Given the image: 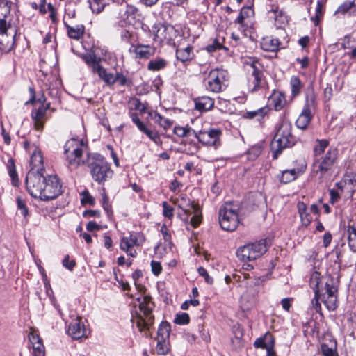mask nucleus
Returning a JSON list of instances; mask_svg holds the SVG:
<instances>
[{"mask_svg": "<svg viewBox=\"0 0 356 356\" xmlns=\"http://www.w3.org/2000/svg\"><path fill=\"white\" fill-rule=\"evenodd\" d=\"M26 185L32 197L44 201L54 200L62 193V184L56 175L45 177L43 174L31 171L26 175Z\"/></svg>", "mask_w": 356, "mask_h": 356, "instance_id": "f257e3e1", "label": "nucleus"}, {"mask_svg": "<svg viewBox=\"0 0 356 356\" xmlns=\"http://www.w3.org/2000/svg\"><path fill=\"white\" fill-rule=\"evenodd\" d=\"M137 291L134 295L131 294V303L135 307H138L140 313L132 315L131 323L134 330L136 329L143 337H148V330L154 323V316L152 311L155 307L151 296Z\"/></svg>", "mask_w": 356, "mask_h": 356, "instance_id": "f03ea898", "label": "nucleus"}, {"mask_svg": "<svg viewBox=\"0 0 356 356\" xmlns=\"http://www.w3.org/2000/svg\"><path fill=\"white\" fill-rule=\"evenodd\" d=\"M81 58L90 68L91 72L97 74L99 79L103 81L106 85L112 86L116 82L122 86L127 84L128 80L122 73L116 72L114 74L108 72L107 69L101 64L102 58L98 57L95 53L85 54Z\"/></svg>", "mask_w": 356, "mask_h": 356, "instance_id": "7ed1b4c3", "label": "nucleus"}, {"mask_svg": "<svg viewBox=\"0 0 356 356\" xmlns=\"http://www.w3.org/2000/svg\"><path fill=\"white\" fill-rule=\"evenodd\" d=\"M87 164L92 178L99 184H104L113 176L110 164L99 154L88 156Z\"/></svg>", "mask_w": 356, "mask_h": 356, "instance_id": "20e7f679", "label": "nucleus"}, {"mask_svg": "<svg viewBox=\"0 0 356 356\" xmlns=\"http://www.w3.org/2000/svg\"><path fill=\"white\" fill-rule=\"evenodd\" d=\"M338 159V149L333 147L329 148L323 156L314 161V172L318 175L321 179L330 177L337 168Z\"/></svg>", "mask_w": 356, "mask_h": 356, "instance_id": "39448f33", "label": "nucleus"}, {"mask_svg": "<svg viewBox=\"0 0 356 356\" xmlns=\"http://www.w3.org/2000/svg\"><path fill=\"white\" fill-rule=\"evenodd\" d=\"M239 210V204L234 202H226L220 207L218 212V220L222 229L233 232L237 228L240 222Z\"/></svg>", "mask_w": 356, "mask_h": 356, "instance_id": "423d86ee", "label": "nucleus"}, {"mask_svg": "<svg viewBox=\"0 0 356 356\" xmlns=\"http://www.w3.org/2000/svg\"><path fill=\"white\" fill-rule=\"evenodd\" d=\"M295 143L294 137L291 134V125L288 122H282L271 143L273 151V159H276L282 150L293 146Z\"/></svg>", "mask_w": 356, "mask_h": 356, "instance_id": "0eeeda50", "label": "nucleus"}, {"mask_svg": "<svg viewBox=\"0 0 356 356\" xmlns=\"http://www.w3.org/2000/svg\"><path fill=\"white\" fill-rule=\"evenodd\" d=\"M83 143L78 139L67 140L64 146V154L70 170L76 169L84 164L82 159Z\"/></svg>", "mask_w": 356, "mask_h": 356, "instance_id": "6e6552de", "label": "nucleus"}, {"mask_svg": "<svg viewBox=\"0 0 356 356\" xmlns=\"http://www.w3.org/2000/svg\"><path fill=\"white\" fill-rule=\"evenodd\" d=\"M266 238H264L241 246L236 250V257L243 261L256 260L266 252Z\"/></svg>", "mask_w": 356, "mask_h": 356, "instance_id": "1a4fd4ad", "label": "nucleus"}, {"mask_svg": "<svg viewBox=\"0 0 356 356\" xmlns=\"http://www.w3.org/2000/svg\"><path fill=\"white\" fill-rule=\"evenodd\" d=\"M229 74L222 69H213L205 79L206 89L218 93L225 90L228 85Z\"/></svg>", "mask_w": 356, "mask_h": 356, "instance_id": "9d476101", "label": "nucleus"}, {"mask_svg": "<svg viewBox=\"0 0 356 356\" xmlns=\"http://www.w3.org/2000/svg\"><path fill=\"white\" fill-rule=\"evenodd\" d=\"M193 136L203 145L213 147L217 149L221 146L222 131L218 129L209 128L199 131H193Z\"/></svg>", "mask_w": 356, "mask_h": 356, "instance_id": "9b49d317", "label": "nucleus"}, {"mask_svg": "<svg viewBox=\"0 0 356 356\" xmlns=\"http://www.w3.org/2000/svg\"><path fill=\"white\" fill-rule=\"evenodd\" d=\"M15 35L16 30L10 24L0 22V52L8 53L13 49Z\"/></svg>", "mask_w": 356, "mask_h": 356, "instance_id": "f8f14e48", "label": "nucleus"}, {"mask_svg": "<svg viewBox=\"0 0 356 356\" xmlns=\"http://www.w3.org/2000/svg\"><path fill=\"white\" fill-rule=\"evenodd\" d=\"M152 31L154 35V40L159 42L169 43L177 34V31L172 26L163 24H155L152 27Z\"/></svg>", "mask_w": 356, "mask_h": 356, "instance_id": "ddd939ff", "label": "nucleus"}, {"mask_svg": "<svg viewBox=\"0 0 356 356\" xmlns=\"http://www.w3.org/2000/svg\"><path fill=\"white\" fill-rule=\"evenodd\" d=\"M314 107L315 97L314 95L307 97L302 111L296 122L298 129H305L307 128L312 118V110L314 109Z\"/></svg>", "mask_w": 356, "mask_h": 356, "instance_id": "4468645a", "label": "nucleus"}, {"mask_svg": "<svg viewBox=\"0 0 356 356\" xmlns=\"http://www.w3.org/2000/svg\"><path fill=\"white\" fill-rule=\"evenodd\" d=\"M188 207H184L183 205L179 204V207L182 209L184 212L186 214V217L184 218L185 220H188V216L193 214L191 218V225L193 227H198L202 222V213L201 209L198 204H195L193 202L188 201Z\"/></svg>", "mask_w": 356, "mask_h": 356, "instance_id": "2eb2a0df", "label": "nucleus"}, {"mask_svg": "<svg viewBox=\"0 0 356 356\" xmlns=\"http://www.w3.org/2000/svg\"><path fill=\"white\" fill-rule=\"evenodd\" d=\"M50 108V104L47 103L39 106L37 109H33L31 112V118L34 122L35 129L40 131L43 129L44 124L46 121V113Z\"/></svg>", "mask_w": 356, "mask_h": 356, "instance_id": "dca6fc26", "label": "nucleus"}, {"mask_svg": "<svg viewBox=\"0 0 356 356\" xmlns=\"http://www.w3.org/2000/svg\"><path fill=\"white\" fill-rule=\"evenodd\" d=\"M305 170L306 165L305 163H302L301 165L298 168H293L282 171L277 177L282 183L287 184L296 179L305 171Z\"/></svg>", "mask_w": 356, "mask_h": 356, "instance_id": "f3484780", "label": "nucleus"}, {"mask_svg": "<svg viewBox=\"0 0 356 356\" xmlns=\"http://www.w3.org/2000/svg\"><path fill=\"white\" fill-rule=\"evenodd\" d=\"M67 334L73 339H80L86 337V330L84 324L79 320L70 323L67 329Z\"/></svg>", "mask_w": 356, "mask_h": 356, "instance_id": "a211bd4d", "label": "nucleus"}, {"mask_svg": "<svg viewBox=\"0 0 356 356\" xmlns=\"http://www.w3.org/2000/svg\"><path fill=\"white\" fill-rule=\"evenodd\" d=\"M338 291H325L321 293V301L329 311H334L339 305Z\"/></svg>", "mask_w": 356, "mask_h": 356, "instance_id": "6ab92c4d", "label": "nucleus"}, {"mask_svg": "<svg viewBox=\"0 0 356 356\" xmlns=\"http://www.w3.org/2000/svg\"><path fill=\"white\" fill-rule=\"evenodd\" d=\"M30 165L31 166V170L29 172L34 171L40 174H43L44 166H43V156L41 151L35 148L31 156Z\"/></svg>", "mask_w": 356, "mask_h": 356, "instance_id": "aec40b11", "label": "nucleus"}, {"mask_svg": "<svg viewBox=\"0 0 356 356\" xmlns=\"http://www.w3.org/2000/svg\"><path fill=\"white\" fill-rule=\"evenodd\" d=\"M270 106L276 111L282 110L286 104V97L284 93L279 91H274L271 95L268 97Z\"/></svg>", "mask_w": 356, "mask_h": 356, "instance_id": "412c9836", "label": "nucleus"}, {"mask_svg": "<svg viewBox=\"0 0 356 356\" xmlns=\"http://www.w3.org/2000/svg\"><path fill=\"white\" fill-rule=\"evenodd\" d=\"M135 57L138 58L147 59L155 54V48L150 45L137 44L132 47Z\"/></svg>", "mask_w": 356, "mask_h": 356, "instance_id": "4be33fe9", "label": "nucleus"}, {"mask_svg": "<svg viewBox=\"0 0 356 356\" xmlns=\"http://www.w3.org/2000/svg\"><path fill=\"white\" fill-rule=\"evenodd\" d=\"M29 340L33 348V356L45 355L44 346L39 335L34 333H30L29 334Z\"/></svg>", "mask_w": 356, "mask_h": 356, "instance_id": "5701e85b", "label": "nucleus"}, {"mask_svg": "<svg viewBox=\"0 0 356 356\" xmlns=\"http://www.w3.org/2000/svg\"><path fill=\"white\" fill-rule=\"evenodd\" d=\"M253 13L254 11L250 7H243L241 9L240 13L234 22L239 24L244 30L251 23L250 18Z\"/></svg>", "mask_w": 356, "mask_h": 356, "instance_id": "b1692460", "label": "nucleus"}, {"mask_svg": "<svg viewBox=\"0 0 356 356\" xmlns=\"http://www.w3.org/2000/svg\"><path fill=\"white\" fill-rule=\"evenodd\" d=\"M195 108L201 112L211 110L214 106L213 99L208 96H202L194 99Z\"/></svg>", "mask_w": 356, "mask_h": 356, "instance_id": "393cba45", "label": "nucleus"}, {"mask_svg": "<svg viewBox=\"0 0 356 356\" xmlns=\"http://www.w3.org/2000/svg\"><path fill=\"white\" fill-rule=\"evenodd\" d=\"M138 12V9L134 6L127 4L125 8L120 13V15L125 24H130L131 20L136 19L140 16Z\"/></svg>", "mask_w": 356, "mask_h": 356, "instance_id": "a878e982", "label": "nucleus"}, {"mask_svg": "<svg viewBox=\"0 0 356 356\" xmlns=\"http://www.w3.org/2000/svg\"><path fill=\"white\" fill-rule=\"evenodd\" d=\"M257 65H259V63L255 62L250 65L252 69V76L253 77V80L250 82V84L253 85L252 91H256L261 87L264 76L262 72L259 70Z\"/></svg>", "mask_w": 356, "mask_h": 356, "instance_id": "bb28decb", "label": "nucleus"}, {"mask_svg": "<svg viewBox=\"0 0 356 356\" xmlns=\"http://www.w3.org/2000/svg\"><path fill=\"white\" fill-rule=\"evenodd\" d=\"M298 211L303 226L307 227L312 221V216L307 211V207L303 202L297 204Z\"/></svg>", "mask_w": 356, "mask_h": 356, "instance_id": "cd10ccee", "label": "nucleus"}, {"mask_svg": "<svg viewBox=\"0 0 356 356\" xmlns=\"http://www.w3.org/2000/svg\"><path fill=\"white\" fill-rule=\"evenodd\" d=\"M255 304V297L245 291L240 298V307L243 312L250 310Z\"/></svg>", "mask_w": 356, "mask_h": 356, "instance_id": "c85d7f7f", "label": "nucleus"}, {"mask_svg": "<svg viewBox=\"0 0 356 356\" xmlns=\"http://www.w3.org/2000/svg\"><path fill=\"white\" fill-rule=\"evenodd\" d=\"M156 352L159 355H166L170 350V339L156 338Z\"/></svg>", "mask_w": 356, "mask_h": 356, "instance_id": "c756f323", "label": "nucleus"}, {"mask_svg": "<svg viewBox=\"0 0 356 356\" xmlns=\"http://www.w3.org/2000/svg\"><path fill=\"white\" fill-rule=\"evenodd\" d=\"M193 56V48L190 45L185 47H179L176 50V57L182 63L191 60Z\"/></svg>", "mask_w": 356, "mask_h": 356, "instance_id": "7c9ffc66", "label": "nucleus"}, {"mask_svg": "<svg viewBox=\"0 0 356 356\" xmlns=\"http://www.w3.org/2000/svg\"><path fill=\"white\" fill-rule=\"evenodd\" d=\"M346 234L348 247L351 251L356 252V225H348Z\"/></svg>", "mask_w": 356, "mask_h": 356, "instance_id": "2f4dec72", "label": "nucleus"}, {"mask_svg": "<svg viewBox=\"0 0 356 356\" xmlns=\"http://www.w3.org/2000/svg\"><path fill=\"white\" fill-rule=\"evenodd\" d=\"M68 36L74 40H79L84 33L85 28L83 25H78L75 27L65 24Z\"/></svg>", "mask_w": 356, "mask_h": 356, "instance_id": "473e14b6", "label": "nucleus"}, {"mask_svg": "<svg viewBox=\"0 0 356 356\" xmlns=\"http://www.w3.org/2000/svg\"><path fill=\"white\" fill-rule=\"evenodd\" d=\"M10 13V3L8 0H0V22L10 24L7 18Z\"/></svg>", "mask_w": 356, "mask_h": 356, "instance_id": "72a5a7b5", "label": "nucleus"}, {"mask_svg": "<svg viewBox=\"0 0 356 356\" xmlns=\"http://www.w3.org/2000/svg\"><path fill=\"white\" fill-rule=\"evenodd\" d=\"M170 323L166 321H163L159 325L156 338L170 339Z\"/></svg>", "mask_w": 356, "mask_h": 356, "instance_id": "f704fd0d", "label": "nucleus"}, {"mask_svg": "<svg viewBox=\"0 0 356 356\" xmlns=\"http://www.w3.org/2000/svg\"><path fill=\"white\" fill-rule=\"evenodd\" d=\"M131 243L132 242L128 238V237H123L121 239L120 247V249L124 251L128 255L135 257L137 255V252L133 248L134 245Z\"/></svg>", "mask_w": 356, "mask_h": 356, "instance_id": "c9c22d12", "label": "nucleus"}, {"mask_svg": "<svg viewBox=\"0 0 356 356\" xmlns=\"http://www.w3.org/2000/svg\"><path fill=\"white\" fill-rule=\"evenodd\" d=\"M290 86L292 96L296 97L301 92L303 84L299 77L293 76L290 80Z\"/></svg>", "mask_w": 356, "mask_h": 356, "instance_id": "e433bc0d", "label": "nucleus"}, {"mask_svg": "<svg viewBox=\"0 0 356 356\" xmlns=\"http://www.w3.org/2000/svg\"><path fill=\"white\" fill-rule=\"evenodd\" d=\"M167 62L163 58H156L149 62L147 69L150 71H159L165 67Z\"/></svg>", "mask_w": 356, "mask_h": 356, "instance_id": "4c0bfd02", "label": "nucleus"}, {"mask_svg": "<svg viewBox=\"0 0 356 356\" xmlns=\"http://www.w3.org/2000/svg\"><path fill=\"white\" fill-rule=\"evenodd\" d=\"M309 286L312 289H323L321 275L317 271H314L309 279Z\"/></svg>", "mask_w": 356, "mask_h": 356, "instance_id": "58836bf2", "label": "nucleus"}, {"mask_svg": "<svg viewBox=\"0 0 356 356\" xmlns=\"http://www.w3.org/2000/svg\"><path fill=\"white\" fill-rule=\"evenodd\" d=\"M152 119L156 124L163 127L165 130L168 129L173 123L172 120L168 118H164L158 113H154V115L152 116Z\"/></svg>", "mask_w": 356, "mask_h": 356, "instance_id": "ea45409f", "label": "nucleus"}, {"mask_svg": "<svg viewBox=\"0 0 356 356\" xmlns=\"http://www.w3.org/2000/svg\"><path fill=\"white\" fill-rule=\"evenodd\" d=\"M88 3L94 13H101L106 5L104 0H88Z\"/></svg>", "mask_w": 356, "mask_h": 356, "instance_id": "a19ab883", "label": "nucleus"}, {"mask_svg": "<svg viewBox=\"0 0 356 356\" xmlns=\"http://www.w3.org/2000/svg\"><path fill=\"white\" fill-rule=\"evenodd\" d=\"M316 143V145L314 147V154L315 156H318L325 152L329 142L327 140H317Z\"/></svg>", "mask_w": 356, "mask_h": 356, "instance_id": "79ce46f5", "label": "nucleus"}, {"mask_svg": "<svg viewBox=\"0 0 356 356\" xmlns=\"http://www.w3.org/2000/svg\"><path fill=\"white\" fill-rule=\"evenodd\" d=\"M324 4L325 2L323 0H318L317 1L316 8L315 10V16L311 17L312 21L314 22V24L316 26L318 25L321 17L323 15V8Z\"/></svg>", "mask_w": 356, "mask_h": 356, "instance_id": "37998d69", "label": "nucleus"}, {"mask_svg": "<svg viewBox=\"0 0 356 356\" xmlns=\"http://www.w3.org/2000/svg\"><path fill=\"white\" fill-rule=\"evenodd\" d=\"M161 232L162 234V236L165 241V243H166L165 250L168 248L170 250H171L172 247V243L171 241V234L169 233L168 229L165 225H163L161 227Z\"/></svg>", "mask_w": 356, "mask_h": 356, "instance_id": "c03bdc74", "label": "nucleus"}, {"mask_svg": "<svg viewBox=\"0 0 356 356\" xmlns=\"http://www.w3.org/2000/svg\"><path fill=\"white\" fill-rule=\"evenodd\" d=\"M348 11H356V0L346 1L338 8L339 13H345Z\"/></svg>", "mask_w": 356, "mask_h": 356, "instance_id": "a18cd8bd", "label": "nucleus"}, {"mask_svg": "<svg viewBox=\"0 0 356 356\" xmlns=\"http://www.w3.org/2000/svg\"><path fill=\"white\" fill-rule=\"evenodd\" d=\"M193 131L194 129H191L189 127H175L174 128V134L179 137H187L193 135Z\"/></svg>", "mask_w": 356, "mask_h": 356, "instance_id": "49530a36", "label": "nucleus"}, {"mask_svg": "<svg viewBox=\"0 0 356 356\" xmlns=\"http://www.w3.org/2000/svg\"><path fill=\"white\" fill-rule=\"evenodd\" d=\"M140 131L145 134L156 144H159L161 143L160 136L157 132L149 129L145 126L140 130Z\"/></svg>", "mask_w": 356, "mask_h": 356, "instance_id": "de8ad7c7", "label": "nucleus"}, {"mask_svg": "<svg viewBox=\"0 0 356 356\" xmlns=\"http://www.w3.org/2000/svg\"><path fill=\"white\" fill-rule=\"evenodd\" d=\"M173 322L177 325H187L190 322V316L185 312L177 314Z\"/></svg>", "mask_w": 356, "mask_h": 356, "instance_id": "09e8293b", "label": "nucleus"}, {"mask_svg": "<svg viewBox=\"0 0 356 356\" xmlns=\"http://www.w3.org/2000/svg\"><path fill=\"white\" fill-rule=\"evenodd\" d=\"M16 202L17 209L20 210L22 215L24 216V217L27 216L29 215V209L27 208L25 200L22 198L21 197H17Z\"/></svg>", "mask_w": 356, "mask_h": 356, "instance_id": "8fccbe9b", "label": "nucleus"}, {"mask_svg": "<svg viewBox=\"0 0 356 356\" xmlns=\"http://www.w3.org/2000/svg\"><path fill=\"white\" fill-rule=\"evenodd\" d=\"M223 48H224V46L222 44V42L219 40V39L218 38H215L213 40L211 44H208L206 47V50L208 52L211 53V52L216 51V50L222 49Z\"/></svg>", "mask_w": 356, "mask_h": 356, "instance_id": "3c124183", "label": "nucleus"}, {"mask_svg": "<svg viewBox=\"0 0 356 356\" xmlns=\"http://www.w3.org/2000/svg\"><path fill=\"white\" fill-rule=\"evenodd\" d=\"M266 337H267V332H265L263 336L256 339V340L254 342V346L256 348H261V349H266L267 350V342H266Z\"/></svg>", "mask_w": 356, "mask_h": 356, "instance_id": "603ef678", "label": "nucleus"}, {"mask_svg": "<svg viewBox=\"0 0 356 356\" xmlns=\"http://www.w3.org/2000/svg\"><path fill=\"white\" fill-rule=\"evenodd\" d=\"M102 191L103 192L102 193V204L104 209L106 211L108 214H109L111 212V205L109 203V199L105 192V188H103Z\"/></svg>", "mask_w": 356, "mask_h": 356, "instance_id": "864d4df0", "label": "nucleus"}, {"mask_svg": "<svg viewBox=\"0 0 356 356\" xmlns=\"http://www.w3.org/2000/svg\"><path fill=\"white\" fill-rule=\"evenodd\" d=\"M280 46V41L277 39H272L270 44H268V51L273 53V55H268V58H273L276 55V51L278 50Z\"/></svg>", "mask_w": 356, "mask_h": 356, "instance_id": "5fc2aeb1", "label": "nucleus"}, {"mask_svg": "<svg viewBox=\"0 0 356 356\" xmlns=\"http://www.w3.org/2000/svg\"><path fill=\"white\" fill-rule=\"evenodd\" d=\"M163 207V215L169 219H171L174 214H173V208L170 206L166 201L163 202L162 203Z\"/></svg>", "mask_w": 356, "mask_h": 356, "instance_id": "6e6d98bb", "label": "nucleus"}, {"mask_svg": "<svg viewBox=\"0 0 356 356\" xmlns=\"http://www.w3.org/2000/svg\"><path fill=\"white\" fill-rule=\"evenodd\" d=\"M29 90H30V92L31 94V98L30 99V100L29 102H26V104H33L35 102H38L41 104V105L42 104H45V102H46V97L44 96V95L42 93L41 97H39L37 100L35 99V91L33 88H29Z\"/></svg>", "mask_w": 356, "mask_h": 356, "instance_id": "4d7b16f0", "label": "nucleus"}, {"mask_svg": "<svg viewBox=\"0 0 356 356\" xmlns=\"http://www.w3.org/2000/svg\"><path fill=\"white\" fill-rule=\"evenodd\" d=\"M315 296L312 300V305L316 312L320 313L321 311V306L319 302V300H321V294L320 293L321 291H314Z\"/></svg>", "mask_w": 356, "mask_h": 356, "instance_id": "13d9d810", "label": "nucleus"}, {"mask_svg": "<svg viewBox=\"0 0 356 356\" xmlns=\"http://www.w3.org/2000/svg\"><path fill=\"white\" fill-rule=\"evenodd\" d=\"M321 352L323 356H339L335 350L325 343L321 345Z\"/></svg>", "mask_w": 356, "mask_h": 356, "instance_id": "bf43d9fd", "label": "nucleus"}, {"mask_svg": "<svg viewBox=\"0 0 356 356\" xmlns=\"http://www.w3.org/2000/svg\"><path fill=\"white\" fill-rule=\"evenodd\" d=\"M197 271L202 277L204 278V280L208 284H211L213 282V279L209 275L207 270L203 267H199Z\"/></svg>", "mask_w": 356, "mask_h": 356, "instance_id": "052dcab7", "label": "nucleus"}, {"mask_svg": "<svg viewBox=\"0 0 356 356\" xmlns=\"http://www.w3.org/2000/svg\"><path fill=\"white\" fill-rule=\"evenodd\" d=\"M198 330H199V333H200L201 339L203 341L208 342L210 340V336H209L208 331L204 329V327H203V325H198Z\"/></svg>", "mask_w": 356, "mask_h": 356, "instance_id": "680f3d73", "label": "nucleus"}, {"mask_svg": "<svg viewBox=\"0 0 356 356\" xmlns=\"http://www.w3.org/2000/svg\"><path fill=\"white\" fill-rule=\"evenodd\" d=\"M152 271L155 275H159L162 270L161 263L156 261L151 262Z\"/></svg>", "mask_w": 356, "mask_h": 356, "instance_id": "e2e57ef3", "label": "nucleus"}, {"mask_svg": "<svg viewBox=\"0 0 356 356\" xmlns=\"http://www.w3.org/2000/svg\"><path fill=\"white\" fill-rule=\"evenodd\" d=\"M275 339L268 332V356H276L274 351Z\"/></svg>", "mask_w": 356, "mask_h": 356, "instance_id": "0e129e2a", "label": "nucleus"}, {"mask_svg": "<svg viewBox=\"0 0 356 356\" xmlns=\"http://www.w3.org/2000/svg\"><path fill=\"white\" fill-rule=\"evenodd\" d=\"M293 301V298H284L281 300V305L282 308L286 311L289 312L290 308L291 307V303Z\"/></svg>", "mask_w": 356, "mask_h": 356, "instance_id": "69168bd1", "label": "nucleus"}, {"mask_svg": "<svg viewBox=\"0 0 356 356\" xmlns=\"http://www.w3.org/2000/svg\"><path fill=\"white\" fill-rule=\"evenodd\" d=\"M131 118L133 122L137 126L138 129L140 131L145 126L138 118L136 113H132L131 114Z\"/></svg>", "mask_w": 356, "mask_h": 356, "instance_id": "338daca9", "label": "nucleus"}, {"mask_svg": "<svg viewBox=\"0 0 356 356\" xmlns=\"http://www.w3.org/2000/svg\"><path fill=\"white\" fill-rule=\"evenodd\" d=\"M76 263L74 260L70 261V256L66 255L63 260V265L70 270H72L74 267Z\"/></svg>", "mask_w": 356, "mask_h": 356, "instance_id": "774afa93", "label": "nucleus"}]
</instances>
